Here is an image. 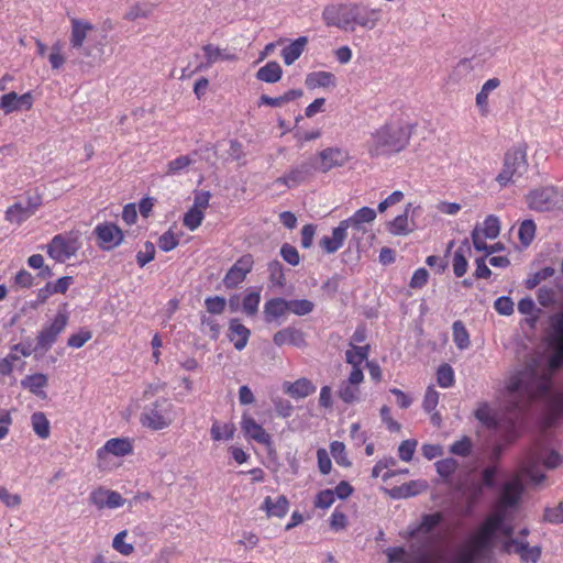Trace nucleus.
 <instances>
[{"label": "nucleus", "instance_id": "1", "mask_svg": "<svg viewBox=\"0 0 563 563\" xmlns=\"http://www.w3.org/2000/svg\"><path fill=\"white\" fill-rule=\"evenodd\" d=\"M541 456L533 452L522 461L519 471L506 481L499 492V496L492 512L467 537L465 542L459 545L451 558V563H481L488 560L495 547L497 533L506 537L503 542V551L516 553L525 563H537L541 556V548L530 547L522 539H512L514 514L520 503L523 493V478L532 485L541 484L545 476L540 472ZM385 554L388 563H431L429 553L424 548H416L413 544L407 550L404 547H390Z\"/></svg>", "mask_w": 563, "mask_h": 563}, {"label": "nucleus", "instance_id": "2", "mask_svg": "<svg viewBox=\"0 0 563 563\" xmlns=\"http://www.w3.org/2000/svg\"><path fill=\"white\" fill-rule=\"evenodd\" d=\"M550 345L553 353L547 363L532 360L515 372L506 385V402L509 411H522L531 400L547 395L552 374L563 365V314L553 318Z\"/></svg>", "mask_w": 563, "mask_h": 563}, {"label": "nucleus", "instance_id": "3", "mask_svg": "<svg viewBox=\"0 0 563 563\" xmlns=\"http://www.w3.org/2000/svg\"><path fill=\"white\" fill-rule=\"evenodd\" d=\"M413 125L401 118H394L371 132L366 150L371 157H389L404 151L412 136Z\"/></svg>", "mask_w": 563, "mask_h": 563}, {"label": "nucleus", "instance_id": "4", "mask_svg": "<svg viewBox=\"0 0 563 563\" xmlns=\"http://www.w3.org/2000/svg\"><path fill=\"white\" fill-rule=\"evenodd\" d=\"M176 419L175 405L165 397L145 405L140 413V423L151 431H161L169 428Z\"/></svg>", "mask_w": 563, "mask_h": 563}, {"label": "nucleus", "instance_id": "5", "mask_svg": "<svg viewBox=\"0 0 563 563\" xmlns=\"http://www.w3.org/2000/svg\"><path fill=\"white\" fill-rule=\"evenodd\" d=\"M81 247L78 232H66L55 235L46 245L48 256L57 263H65L75 256Z\"/></svg>", "mask_w": 563, "mask_h": 563}, {"label": "nucleus", "instance_id": "6", "mask_svg": "<svg viewBox=\"0 0 563 563\" xmlns=\"http://www.w3.org/2000/svg\"><path fill=\"white\" fill-rule=\"evenodd\" d=\"M354 3L339 2L325 5L321 14L322 21L329 27L352 33L353 14L356 11Z\"/></svg>", "mask_w": 563, "mask_h": 563}, {"label": "nucleus", "instance_id": "7", "mask_svg": "<svg viewBox=\"0 0 563 563\" xmlns=\"http://www.w3.org/2000/svg\"><path fill=\"white\" fill-rule=\"evenodd\" d=\"M527 166L526 152L521 148H511L505 155L504 166L496 181L501 187H506L520 178L526 173Z\"/></svg>", "mask_w": 563, "mask_h": 563}, {"label": "nucleus", "instance_id": "8", "mask_svg": "<svg viewBox=\"0 0 563 563\" xmlns=\"http://www.w3.org/2000/svg\"><path fill=\"white\" fill-rule=\"evenodd\" d=\"M318 172L328 173L333 168L346 166L352 161L349 150L339 146H329L317 154Z\"/></svg>", "mask_w": 563, "mask_h": 563}, {"label": "nucleus", "instance_id": "9", "mask_svg": "<svg viewBox=\"0 0 563 563\" xmlns=\"http://www.w3.org/2000/svg\"><path fill=\"white\" fill-rule=\"evenodd\" d=\"M531 208L539 211L563 209V192L554 187H544L531 192L529 198Z\"/></svg>", "mask_w": 563, "mask_h": 563}, {"label": "nucleus", "instance_id": "10", "mask_svg": "<svg viewBox=\"0 0 563 563\" xmlns=\"http://www.w3.org/2000/svg\"><path fill=\"white\" fill-rule=\"evenodd\" d=\"M93 234L97 238L98 246L103 251L118 247L124 239L122 230L112 222H102L95 227Z\"/></svg>", "mask_w": 563, "mask_h": 563}, {"label": "nucleus", "instance_id": "11", "mask_svg": "<svg viewBox=\"0 0 563 563\" xmlns=\"http://www.w3.org/2000/svg\"><path fill=\"white\" fill-rule=\"evenodd\" d=\"M443 521L441 512L426 514L421 516L418 523L409 525L399 536L405 540L424 537L429 540V534Z\"/></svg>", "mask_w": 563, "mask_h": 563}, {"label": "nucleus", "instance_id": "12", "mask_svg": "<svg viewBox=\"0 0 563 563\" xmlns=\"http://www.w3.org/2000/svg\"><path fill=\"white\" fill-rule=\"evenodd\" d=\"M68 317L65 313H57L53 321L44 327L37 335L36 349L46 352L57 340V336L65 330Z\"/></svg>", "mask_w": 563, "mask_h": 563}, {"label": "nucleus", "instance_id": "13", "mask_svg": "<svg viewBox=\"0 0 563 563\" xmlns=\"http://www.w3.org/2000/svg\"><path fill=\"white\" fill-rule=\"evenodd\" d=\"M500 221L499 218L490 214L481 225H477L472 231V242L476 250L487 249L486 240H494L499 235Z\"/></svg>", "mask_w": 563, "mask_h": 563}, {"label": "nucleus", "instance_id": "14", "mask_svg": "<svg viewBox=\"0 0 563 563\" xmlns=\"http://www.w3.org/2000/svg\"><path fill=\"white\" fill-rule=\"evenodd\" d=\"M240 426L247 441L256 442L266 448L273 445L272 435L249 412H243Z\"/></svg>", "mask_w": 563, "mask_h": 563}, {"label": "nucleus", "instance_id": "15", "mask_svg": "<svg viewBox=\"0 0 563 563\" xmlns=\"http://www.w3.org/2000/svg\"><path fill=\"white\" fill-rule=\"evenodd\" d=\"M133 452L132 441L128 438H112L108 440L101 448L97 450L98 466L106 465L107 457L113 455L123 457Z\"/></svg>", "mask_w": 563, "mask_h": 563}, {"label": "nucleus", "instance_id": "16", "mask_svg": "<svg viewBox=\"0 0 563 563\" xmlns=\"http://www.w3.org/2000/svg\"><path fill=\"white\" fill-rule=\"evenodd\" d=\"M356 11L353 14L352 32L357 27L364 30H374L380 21L382 10L378 8H371L361 2H355Z\"/></svg>", "mask_w": 563, "mask_h": 563}, {"label": "nucleus", "instance_id": "17", "mask_svg": "<svg viewBox=\"0 0 563 563\" xmlns=\"http://www.w3.org/2000/svg\"><path fill=\"white\" fill-rule=\"evenodd\" d=\"M254 261L252 255L246 254L241 256L228 271L223 278V284L227 288H234L239 286L246 275L251 272Z\"/></svg>", "mask_w": 563, "mask_h": 563}, {"label": "nucleus", "instance_id": "18", "mask_svg": "<svg viewBox=\"0 0 563 563\" xmlns=\"http://www.w3.org/2000/svg\"><path fill=\"white\" fill-rule=\"evenodd\" d=\"M89 501L97 509H117L125 504V499L115 490L99 487L89 495Z\"/></svg>", "mask_w": 563, "mask_h": 563}, {"label": "nucleus", "instance_id": "19", "mask_svg": "<svg viewBox=\"0 0 563 563\" xmlns=\"http://www.w3.org/2000/svg\"><path fill=\"white\" fill-rule=\"evenodd\" d=\"M33 106V96L25 92L19 96L15 92H8L0 98V108L5 114H10L20 110H30Z\"/></svg>", "mask_w": 563, "mask_h": 563}, {"label": "nucleus", "instance_id": "20", "mask_svg": "<svg viewBox=\"0 0 563 563\" xmlns=\"http://www.w3.org/2000/svg\"><path fill=\"white\" fill-rule=\"evenodd\" d=\"M70 22V46L74 49H81L84 47L85 41L88 38L89 34L95 30V25L87 20L77 18H73Z\"/></svg>", "mask_w": 563, "mask_h": 563}, {"label": "nucleus", "instance_id": "21", "mask_svg": "<svg viewBox=\"0 0 563 563\" xmlns=\"http://www.w3.org/2000/svg\"><path fill=\"white\" fill-rule=\"evenodd\" d=\"M203 52V60H199L196 66V71L203 70L209 68L217 62L220 60H233L235 59V55L227 53L224 49H221L219 46L213 44H207L202 46Z\"/></svg>", "mask_w": 563, "mask_h": 563}, {"label": "nucleus", "instance_id": "22", "mask_svg": "<svg viewBox=\"0 0 563 563\" xmlns=\"http://www.w3.org/2000/svg\"><path fill=\"white\" fill-rule=\"evenodd\" d=\"M273 342L277 346H283L286 344L296 347L306 346V339L303 332L292 327H286L277 331L273 336Z\"/></svg>", "mask_w": 563, "mask_h": 563}, {"label": "nucleus", "instance_id": "23", "mask_svg": "<svg viewBox=\"0 0 563 563\" xmlns=\"http://www.w3.org/2000/svg\"><path fill=\"white\" fill-rule=\"evenodd\" d=\"M38 206V199H35L34 201L29 200L26 203L16 202L8 208L5 218L12 223H21L29 219L36 211Z\"/></svg>", "mask_w": 563, "mask_h": 563}, {"label": "nucleus", "instance_id": "24", "mask_svg": "<svg viewBox=\"0 0 563 563\" xmlns=\"http://www.w3.org/2000/svg\"><path fill=\"white\" fill-rule=\"evenodd\" d=\"M347 238V232L340 222L333 228L331 235H324L320 239L319 245L327 254H333L339 251Z\"/></svg>", "mask_w": 563, "mask_h": 563}, {"label": "nucleus", "instance_id": "25", "mask_svg": "<svg viewBox=\"0 0 563 563\" xmlns=\"http://www.w3.org/2000/svg\"><path fill=\"white\" fill-rule=\"evenodd\" d=\"M428 484L426 481H410L400 486L385 489V493L393 499H404L419 495L426 490Z\"/></svg>", "mask_w": 563, "mask_h": 563}, {"label": "nucleus", "instance_id": "26", "mask_svg": "<svg viewBox=\"0 0 563 563\" xmlns=\"http://www.w3.org/2000/svg\"><path fill=\"white\" fill-rule=\"evenodd\" d=\"M412 208L411 203H407L401 214H398L391 221L387 222V231L395 235H407L413 230V222L409 220V211Z\"/></svg>", "mask_w": 563, "mask_h": 563}, {"label": "nucleus", "instance_id": "27", "mask_svg": "<svg viewBox=\"0 0 563 563\" xmlns=\"http://www.w3.org/2000/svg\"><path fill=\"white\" fill-rule=\"evenodd\" d=\"M197 153L180 155L166 164L164 176L174 177L187 173L192 164L196 163Z\"/></svg>", "mask_w": 563, "mask_h": 563}, {"label": "nucleus", "instance_id": "28", "mask_svg": "<svg viewBox=\"0 0 563 563\" xmlns=\"http://www.w3.org/2000/svg\"><path fill=\"white\" fill-rule=\"evenodd\" d=\"M262 509L268 517L284 518L289 510V500L284 495L275 498L267 496L263 501Z\"/></svg>", "mask_w": 563, "mask_h": 563}, {"label": "nucleus", "instance_id": "29", "mask_svg": "<svg viewBox=\"0 0 563 563\" xmlns=\"http://www.w3.org/2000/svg\"><path fill=\"white\" fill-rule=\"evenodd\" d=\"M251 331L239 319H232L229 324V339L238 351L243 350L250 339Z\"/></svg>", "mask_w": 563, "mask_h": 563}, {"label": "nucleus", "instance_id": "30", "mask_svg": "<svg viewBox=\"0 0 563 563\" xmlns=\"http://www.w3.org/2000/svg\"><path fill=\"white\" fill-rule=\"evenodd\" d=\"M283 389L295 399L306 398L316 391V386L308 378H299L294 383L285 382Z\"/></svg>", "mask_w": 563, "mask_h": 563}, {"label": "nucleus", "instance_id": "31", "mask_svg": "<svg viewBox=\"0 0 563 563\" xmlns=\"http://www.w3.org/2000/svg\"><path fill=\"white\" fill-rule=\"evenodd\" d=\"M305 85L308 89L333 88L336 85L334 74L325 70L312 71L306 76Z\"/></svg>", "mask_w": 563, "mask_h": 563}, {"label": "nucleus", "instance_id": "32", "mask_svg": "<svg viewBox=\"0 0 563 563\" xmlns=\"http://www.w3.org/2000/svg\"><path fill=\"white\" fill-rule=\"evenodd\" d=\"M500 86V80L497 77L489 78L486 80L481 90L475 97V103L479 109L482 115H486L489 112L488 98L489 95Z\"/></svg>", "mask_w": 563, "mask_h": 563}, {"label": "nucleus", "instance_id": "33", "mask_svg": "<svg viewBox=\"0 0 563 563\" xmlns=\"http://www.w3.org/2000/svg\"><path fill=\"white\" fill-rule=\"evenodd\" d=\"M289 311L288 300L283 298H273L264 305V317L266 322L275 321L284 317Z\"/></svg>", "mask_w": 563, "mask_h": 563}, {"label": "nucleus", "instance_id": "34", "mask_svg": "<svg viewBox=\"0 0 563 563\" xmlns=\"http://www.w3.org/2000/svg\"><path fill=\"white\" fill-rule=\"evenodd\" d=\"M47 384H48L47 375L42 374V373L29 375L21 382V385L24 388L29 389L32 394H34L35 396H37L42 399L46 398V393H45L44 388L47 386Z\"/></svg>", "mask_w": 563, "mask_h": 563}, {"label": "nucleus", "instance_id": "35", "mask_svg": "<svg viewBox=\"0 0 563 563\" xmlns=\"http://www.w3.org/2000/svg\"><path fill=\"white\" fill-rule=\"evenodd\" d=\"M307 43L308 38L306 36H300L284 47L282 51L284 63L288 66L294 64L302 54Z\"/></svg>", "mask_w": 563, "mask_h": 563}, {"label": "nucleus", "instance_id": "36", "mask_svg": "<svg viewBox=\"0 0 563 563\" xmlns=\"http://www.w3.org/2000/svg\"><path fill=\"white\" fill-rule=\"evenodd\" d=\"M283 75L280 65L277 62H268L256 73V78L261 81L274 84L277 82Z\"/></svg>", "mask_w": 563, "mask_h": 563}, {"label": "nucleus", "instance_id": "37", "mask_svg": "<svg viewBox=\"0 0 563 563\" xmlns=\"http://www.w3.org/2000/svg\"><path fill=\"white\" fill-rule=\"evenodd\" d=\"M31 427L34 433L40 439H47L51 435V423L46 415L42 411H36L31 416Z\"/></svg>", "mask_w": 563, "mask_h": 563}, {"label": "nucleus", "instance_id": "38", "mask_svg": "<svg viewBox=\"0 0 563 563\" xmlns=\"http://www.w3.org/2000/svg\"><path fill=\"white\" fill-rule=\"evenodd\" d=\"M155 9V4L147 1H140L132 4L124 14V19L135 21L148 18Z\"/></svg>", "mask_w": 563, "mask_h": 563}, {"label": "nucleus", "instance_id": "39", "mask_svg": "<svg viewBox=\"0 0 563 563\" xmlns=\"http://www.w3.org/2000/svg\"><path fill=\"white\" fill-rule=\"evenodd\" d=\"M261 302V290L258 288H250L244 295L242 301V310L246 316L253 317L258 311Z\"/></svg>", "mask_w": 563, "mask_h": 563}, {"label": "nucleus", "instance_id": "40", "mask_svg": "<svg viewBox=\"0 0 563 563\" xmlns=\"http://www.w3.org/2000/svg\"><path fill=\"white\" fill-rule=\"evenodd\" d=\"M369 354V345L357 346L350 343V349L345 352V358L352 366L360 367L361 364L367 360Z\"/></svg>", "mask_w": 563, "mask_h": 563}, {"label": "nucleus", "instance_id": "41", "mask_svg": "<svg viewBox=\"0 0 563 563\" xmlns=\"http://www.w3.org/2000/svg\"><path fill=\"white\" fill-rule=\"evenodd\" d=\"M235 426L231 422L229 423H220L218 421L213 422L210 429V434L212 440L222 441V440H231L235 433Z\"/></svg>", "mask_w": 563, "mask_h": 563}, {"label": "nucleus", "instance_id": "42", "mask_svg": "<svg viewBox=\"0 0 563 563\" xmlns=\"http://www.w3.org/2000/svg\"><path fill=\"white\" fill-rule=\"evenodd\" d=\"M453 341L460 350H465L470 346V335L462 321H455L452 327Z\"/></svg>", "mask_w": 563, "mask_h": 563}, {"label": "nucleus", "instance_id": "43", "mask_svg": "<svg viewBox=\"0 0 563 563\" xmlns=\"http://www.w3.org/2000/svg\"><path fill=\"white\" fill-rule=\"evenodd\" d=\"M126 537L128 530H122L112 539V548L123 556H130L135 550L132 543L125 542Z\"/></svg>", "mask_w": 563, "mask_h": 563}, {"label": "nucleus", "instance_id": "44", "mask_svg": "<svg viewBox=\"0 0 563 563\" xmlns=\"http://www.w3.org/2000/svg\"><path fill=\"white\" fill-rule=\"evenodd\" d=\"M48 62L53 70H59L66 63V57L63 52V43L57 41L52 45L51 53L48 54Z\"/></svg>", "mask_w": 563, "mask_h": 563}, {"label": "nucleus", "instance_id": "45", "mask_svg": "<svg viewBox=\"0 0 563 563\" xmlns=\"http://www.w3.org/2000/svg\"><path fill=\"white\" fill-rule=\"evenodd\" d=\"M203 219V212L190 207L188 211L184 214L183 223L188 230L195 231L201 225Z\"/></svg>", "mask_w": 563, "mask_h": 563}, {"label": "nucleus", "instance_id": "46", "mask_svg": "<svg viewBox=\"0 0 563 563\" xmlns=\"http://www.w3.org/2000/svg\"><path fill=\"white\" fill-rule=\"evenodd\" d=\"M338 395L343 402L352 404L360 399V388L343 382L338 390Z\"/></svg>", "mask_w": 563, "mask_h": 563}, {"label": "nucleus", "instance_id": "47", "mask_svg": "<svg viewBox=\"0 0 563 563\" xmlns=\"http://www.w3.org/2000/svg\"><path fill=\"white\" fill-rule=\"evenodd\" d=\"M466 251H468V247H466V249L459 247L454 252L452 266H453V272H454L455 276H457V277H462L467 271L468 264H467V260L465 256Z\"/></svg>", "mask_w": 563, "mask_h": 563}, {"label": "nucleus", "instance_id": "48", "mask_svg": "<svg viewBox=\"0 0 563 563\" xmlns=\"http://www.w3.org/2000/svg\"><path fill=\"white\" fill-rule=\"evenodd\" d=\"M330 451L331 455L333 456L335 463L343 467H349L351 465V462L347 457L345 445L343 442L340 441H333L330 444Z\"/></svg>", "mask_w": 563, "mask_h": 563}, {"label": "nucleus", "instance_id": "49", "mask_svg": "<svg viewBox=\"0 0 563 563\" xmlns=\"http://www.w3.org/2000/svg\"><path fill=\"white\" fill-rule=\"evenodd\" d=\"M437 382L442 388L453 386L455 382L454 371L449 364L441 365L437 371Z\"/></svg>", "mask_w": 563, "mask_h": 563}, {"label": "nucleus", "instance_id": "50", "mask_svg": "<svg viewBox=\"0 0 563 563\" xmlns=\"http://www.w3.org/2000/svg\"><path fill=\"white\" fill-rule=\"evenodd\" d=\"M340 222L342 223L346 232L347 230H351L352 240H355L356 242H358L367 231L365 224H361L360 222H357V220H355L352 217L344 219Z\"/></svg>", "mask_w": 563, "mask_h": 563}, {"label": "nucleus", "instance_id": "51", "mask_svg": "<svg viewBox=\"0 0 563 563\" xmlns=\"http://www.w3.org/2000/svg\"><path fill=\"white\" fill-rule=\"evenodd\" d=\"M288 308L296 316H306L313 310L314 303L308 299H295L288 300Z\"/></svg>", "mask_w": 563, "mask_h": 563}, {"label": "nucleus", "instance_id": "52", "mask_svg": "<svg viewBox=\"0 0 563 563\" xmlns=\"http://www.w3.org/2000/svg\"><path fill=\"white\" fill-rule=\"evenodd\" d=\"M306 179V176L297 167H295L285 176L277 178L275 184H282L288 188H291L301 184Z\"/></svg>", "mask_w": 563, "mask_h": 563}, {"label": "nucleus", "instance_id": "53", "mask_svg": "<svg viewBox=\"0 0 563 563\" xmlns=\"http://www.w3.org/2000/svg\"><path fill=\"white\" fill-rule=\"evenodd\" d=\"M178 244L179 236L175 234L172 230H168L165 233H163L157 241L158 247L164 252H169L174 250Z\"/></svg>", "mask_w": 563, "mask_h": 563}, {"label": "nucleus", "instance_id": "54", "mask_svg": "<svg viewBox=\"0 0 563 563\" xmlns=\"http://www.w3.org/2000/svg\"><path fill=\"white\" fill-rule=\"evenodd\" d=\"M536 233V224L532 220H525L519 227V240L523 245H529Z\"/></svg>", "mask_w": 563, "mask_h": 563}, {"label": "nucleus", "instance_id": "55", "mask_svg": "<svg viewBox=\"0 0 563 563\" xmlns=\"http://www.w3.org/2000/svg\"><path fill=\"white\" fill-rule=\"evenodd\" d=\"M437 472L443 478H449L457 468L456 460L452 457L443 459L435 463Z\"/></svg>", "mask_w": 563, "mask_h": 563}, {"label": "nucleus", "instance_id": "56", "mask_svg": "<svg viewBox=\"0 0 563 563\" xmlns=\"http://www.w3.org/2000/svg\"><path fill=\"white\" fill-rule=\"evenodd\" d=\"M543 520L552 525L563 523V504L547 507L543 512Z\"/></svg>", "mask_w": 563, "mask_h": 563}, {"label": "nucleus", "instance_id": "57", "mask_svg": "<svg viewBox=\"0 0 563 563\" xmlns=\"http://www.w3.org/2000/svg\"><path fill=\"white\" fill-rule=\"evenodd\" d=\"M452 454L459 455V456H467L470 455L472 451V442L468 437H463L459 441H455L449 450Z\"/></svg>", "mask_w": 563, "mask_h": 563}, {"label": "nucleus", "instance_id": "58", "mask_svg": "<svg viewBox=\"0 0 563 563\" xmlns=\"http://www.w3.org/2000/svg\"><path fill=\"white\" fill-rule=\"evenodd\" d=\"M334 492L332 489H324L317 494L314 499V507L320 509H328L334 504Z\"/></svg>", "mask_w": 563, "mask_h": 563}, {"label": "nucleus", "instance_id": "59", "mask_svg": "<svg viewBox=\"0 0 563 563\" xmlns=\"http://www.w3.org/2000/svg\"><path fill=\"white\" fill-rule=\"evenodd\" d=\"M440 394L434 389L433 386H429L426 390L422 407L427 412L435 410L439 404Z\"/></svg>", "mask_w": 563, "mask_h": 563}, {"label": "nucleus", "instance_id": "60", "mask_svg": "<svg viewBox=\"0 0 563 563\" xmlns=\"http://www.w3.org/2000/svg\"><path fill=\"white\" fill-rule=\"evenodd\" d=\"M155 257V245L152 242H146L144 249L136 254V262L140 267H144L152 262Z\"/></svg>", "mask_w": 563, "mask_h": 563}, {"label": "nucleus", "instance_id": "61", "mask_svg": "<svg viewBox=\"0 0 563 563\" xmlns=\"http://www.w3.org/2000/svg\"><path fill=\"white\" fill-rule=\"evenodd\" d=\"M417 448L416 440H405L398 448V454L401 461L410 462Z\"/></svg>", "mask_w": 563, "mask_h": 563}, {"label": "nucleus", "instance_id": "62", "mask_svg": "<svg viewBox=\"0 0 563 563\" xmlns=\"http://www.w3.org/2000/svg\"><path fill=\"white\" fill-rule=\"evenodd\" d=\"M268 272H269L271 282L274 285H277V286L284 285L285 276H284V272H283V266L278 261H272L268 264Z\"/></svg>", "mask_w": 563, "mask_h": 563}, {"label": "nucleus", "instance_id": "63", "mask_svg": "<svg viewBox=\"0 0 563 563\" xmlns=\"http://www.w3.org/2000/svg\"><path fill=\"white\" fill-rule=\"evenodd\" d=\"M357 222L361 224H371L375 221L377 214L376 211L369 207H363L358 210H356L352 216Z\"/></svg>", "mask_w": 563, "mask_h": 563}, {"label": "nucleus", "instance_id": "64", "mask_svg": "<svg viewBox=\"0 0 563 563\" xmlns=\"http://www.w3.org/2000/svg\"><path fill=\"white\" fill-rule=\"evenodd\" d=\"M280 256L288 264L296 266L300 262V256L297 249L290 244H284L280 249Z\"/></svg>", "mask_w": 563, "mask_h": 563}]
</instances>
